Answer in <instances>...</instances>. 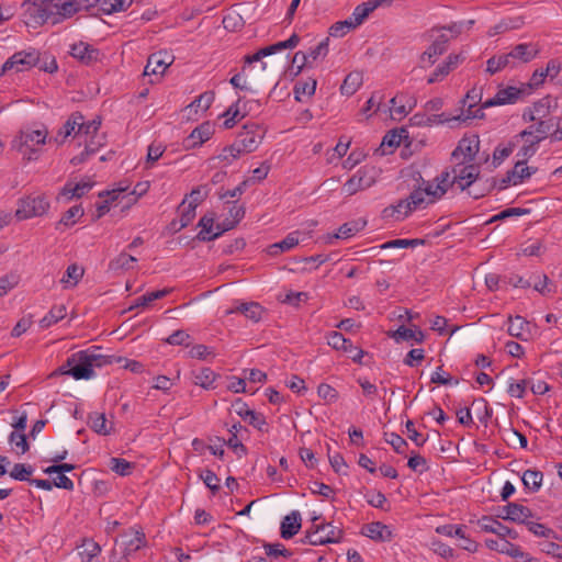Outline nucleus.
<instances>
[{
  "label": "nucleus",
  "instance_id": "f257e3e1",
  "mask_svg": "<svg viewBox=\"0 0 562 562\" xmlns=\"http://www.w3.org/2000/svg\"><path fill=\"white\" fill-rule=\"evenodd\" d=\"M78 8L72 0H42L40 4L27 5L25 15L26 24H57L71 18Z\"/></svg>",
  "mask_w": 562,
  "mask_h": 562
},
{
  "label": "nucleus",
  "instance_id": "f03ea898",
  "mask_svg": "<svg viewBox=\"0 0 562 562\" xmlns=\"http://www.w3.org/2000/svg\"><path fill=\"white\" fill-rule=\"evenodd\" d=\"M49 132L44 124H33L19 131L12 140V148L22 155L23 160H37L41 155V146L49 142Z\"/></svg>",
  "mask_w": 562,
  "mask_h": 562
},
{
  "label": "nucleus",
  "instance_id": "7ed1b4c3",
  "mask_svg": "<svg viewBox=\"0 0 562 562\" xmlns=\"http://www.w3.org/2000/svg\"><path fill=\"white\" fill-rule=\"evenodd\" d=\"M482 100V91L477 88H472L467 92V94L462 98L461 104L462 110L461 113L454 116L442 114H432L427 117L426 124L432 125V124H442L451 121H460V122H468L472 119H482L484 116L483 109L484 108H476V105Z\"/></svg>",
  "mask_w": 562,
  "mask_h": 562
},
{
  "label": "nucleus",
  "instance_id": "20e7f679",
  "mask_svg": "<svg viewBox=\"0 0 562 562\" xmlns=\"http://www.w3.org/2000/svg\"><path fill=\"white\" fill-rule=\"evenodd\" d=\"M49 207L50 203L45 194H30L18 201L15 216L20 221L44 216Z\"/></svg>",
  "mask_w": 562,
  "mask_h": 562
},
{
  "label": "nucleus",
  "instance_id": "39448f33",
  "mask_svg": "<svg viewBox=\"0 0 562 562\" xmlns=\"http://www.w3.org/2000/svg\"><path fill=\"white\" fill-rule=\"evenodd\" d=\"M342 538V530L331 524H314L311 530L306 531L303 543L312 546H323L327 543H337Z\"/></svg>",
  "mask_w": 562,
  "mask_h": 562
},
{
  "label": "nucleus",
  "instance_id": "423d86ee",
  "mask_svg": "<svg viewBox=\"0 0 562 562\" xmlns=\"http://www.w3.org/2000/svg\"><path fill=\"white\" fill-rule=\"evenodd\" d=\"M558 108L559 103L557 98L546 95L527 108L524 111L522 119L529 122L560 119L559 116L554 115Z\"/></svg>",
  "mask_w": 562,
  "mask_h": 562
},
{
  "label": "nucleus",
  "instance_id": "0eeeda50",
  "mask_svg": "<svg viewBox=\"0 0 562 562\" xmlns=\"http://www.w3.org/2000/svg\"><path fill=\"white\" fill-rule=\"evenodd\" d=\"M561 119L532 121L531 124L519 133V137H532V143H540L548 136L552 139L555 128H561Z\"/></svg>",
  "mask_w": 562,
  "mask_h": 562
},
{
  "label": "nucleus",
  "instance_id": "6e6552de",
  "mask_svg": "<svg viewBox=\"0 0 562 562\" xmlns=\"http://www.w3.org/2000/svg\"><path fill=\"white\" fill-rule=\"evenodd\" d=\"M480 150V138L477 135L463 136L456 149L452 151L454 162L472 164Z\"/></svg>",
  "mask_w": 562,
  "mask_h": 562
},
{
  "label": "nucleus",
  "instance_id": "1a4fd4ad",
  "mask_svg": "<svg viewBox=\"0 0 562 562\" xmlns=\"http://www.w3.org/2000/svg\"><path fill=\"white\" fill-rule=\"evenodd\" d=\"M64 374L71 375L76 380H88L94 375V371L83 360L77 358L76 352L67 359L65 364L52 372L50 376Z\"/></svg>",
  "mask_w": 562,
  "mask_h": 562
},
{
  "label": "nucleus",
  "instance_id": "9d476101",
  "mask_svg": "<svg viewBox=\"0 0 562 562\" xmlns=\"http://www.w3.org/2000/svg\"><path fill=\"white\" fill-rule=\"evenodd\" d=\"M420 186L425 188L428 201L435 203L447 193L449 188L453 187L451 172L443 170L434 180H423Z\"/></svg>",
  "mask_w": 562,
  "mask_h": 562
},
{
  "label": "nucleus",
  "instance_id": "9b49d317",
  "mask_svg": "<svg viewBox=\"0 0 562 562\" xmlns=\"http://www.w3.org/2000/svg\"><path fill=\"white\" fill-rule=\"evenodd\" d=\"M479 175L480 170L477 165L454 162L451 180H453V186H457L463 191L471 188V186L477 181Z\"/></svg>",
  "mask_w": 562,
  "mask_h": 562
},
{
  "label": "nucleus",
  "instance_id": "f8f14e48",
  "mask_svg": "<svg viewBox=\"0 0 562 562\" xmlns=\"http://www.w3.org/2000/svg\"><path fill=\"white\" fill-rule=\"evenodd\" d=\"M40 60V53L36 49L22 50L13 54L2 66L1 75L11 69L24 71L34 67Z\"/></svg>",
  "mask_w": 562,
  "mask_h": 562
},
{
  "label": "nucleus",
  "instance_id": "ddd939ff",
  "mask_svg": "<svg viewBox=\"0 0 562 562\" xmlns=\"http://www.w3.org/2000/svg\"><path fill=\"white\" fill-rule=\"evenodd\" d=\"M373 168L362 167L360 168L342 187V192L350 196L359 191L372 187L375 182V178L372 175Z\"/></svg>",
  "mask_w": 562,
  "mask_h": 562
},
{
  "label": "nucleus",
  "instance_id": "4468645a",
  "mask_svg": "<svg viewBox=\"0 0 562 562\" xmlns=\"http://www.w3.org/2000/svg\"><path fill=\"white\" fill-rule=\"evenodd\" d=\"M263 135L265 132L259 125H246L244 126V130L238 134L235 143L243 153H251L258 148L263 138Z\"/></svg>",
  "mask_w": 562,
  "mask_h": 562
},
{
  "label": "nucleus",
  "instance_id": "2eb2a0df",
  "mask_svg": "<svg viewBox=\"0 0 562 562\" xmlns=\"http://www.w3.org/2000/svg\"><path fill=\"white\" fill-rule=\"evenodd\" d=\"M485 544L491 550L512 557L516 562H539L529 553L522 551L519 546L506 540L498 541L495 539H486Z\"/></svg>",
  "mask_w": 562,
  "mask_h": 562
},
{
  "label": "nucleus",
  "instance_id": "dca6fc26",
  "mask_svg": "<svg viewBox=\"0 0 562 562\" xmlns=\"http://www.w3.org/2000/svg\"><path fill=\"white\" fill-rule=\"evenodd\" d=\"M146 544L145 533L140 528L132 527L121 535V541L119 543L122 549V554L131 555L137 552L140 548Z\"/></svg>",
  "mask_w": 562,
  "mask_h": 562
},
{
  "label": "nucleus",
  "instance_id": "f3484780",
  "mask_svg": "<svg viewBox=\"0 0 562 562\" xmlns=\"http://www.w3.org/2000/svg\"><path fill=\"white\" fill-rule=\"evenodd\" d=\"M299 42H300L299 35L292 34L290 36V38H288L286 41H282V42H278L276 44L269 45L267 47L259 49L254 55L246 56L245 64L251 65L252 63L260 61L266 56H270V55L281 52L283 49L294 48L299 44Z\"/></svg>",
  "mask_w": 562,
  "mask_h": 562
},
{
  "label": "nucleus",
  "instance_id": "a211bd4d",
  "mask_svg": "<svg viewBox=\"0 0 562 562\" xmlns=\"http://www.w3.org/2000/svg\"><path fill=\"white\" fill-rule=\"evenodd\" d=\"M100 125L101 122L98 120H92L90 122H85L82 120V125H79L78 134L79 136H85L83 142L88 153H95L102 145L98 136Z\"/></svg>",
  "mask_w": 562,
  "mask_h": 562
},
{
  "label": "nucleus",
  "instance_id": "6ab92c4d",
  "mask_svg": "<svg viewBox=\"0 0 562 562\" xmlns=\"http://www.w3.org/2000/svg\"><path fill=\"white\" fill-rule=\"evenodd\" d=\"M524 93V89L516 87L501 88L493 98L482 103V108L513 104L517 102Z\"/></svg>",
  "mask_w": 562,
  "mask_h": 562
},
{
  "label": "nucleus",
  "instance_id": "aec40b11",
  "mask_svg": "<svg viewBox=\"0 0 562 562\" xmlns=\"http://www.w3.org/2000/svg\"><path fill=\"white\" fill-rule=\"evenodd\" d=\"M173 56L169 55L166 52H157L151 54L148 59L147 64L144 69L145 76H151V75H164V72L167 70V68L172 64Z\"/></svg>",
  "mask_w": 562,
  "mask_h": 562
},
{
  "label": "nucleus",
  "instance_id": "412c9836",
  "mask_svg": "<svg viewBox=\"0 0 562 562\" xmlns=\"http://www.w3.org/2000/svg\"><path fill=\"white\" fill-rule=\"evenodd\" d=\"M252 105L259 106L256 101L243 102L241 99H238L237 102L229 106L224 113V116L226 117L224 121V127L232 128L236 124L237 120L243 119L252 110Z\"/></svg>",
  "mask_w": 562,
  "mask_h": 562
},
{
  "label": "nucleus",
  "instance_id": "4be33fe9",
  "mask_svg": "<svg viewBox=\"0 0 562 562\" xmlns=\"http://www.w3.org/2000/svg\"><path fill=\"white\" fill-rule=\"evenodd\" d=\"M79 125H82V114L75 112L68 117L56 135L53 138H49V143L55 142L57 144H63L69 136L79 135Z\"/></svg>",
  "mask_w": 562,
  "mask_h": 562
},
{
  "label": "nucleus",
  "instance_id": "5701e85b",
  "mask_svg": "<svg viewBox=\"0 0 562 562\" xmlns=\"http://www.w3.org/2000/svg\"><path fill=\"white\" fill-rule=\"evenodd\" d=\"M70 55L85 65H90L99 60L100 52L86 42H78L70 46Z\"/></svg>",
  "mask_w": 562,
  "mask_h": 562
},
{
  "label": "nucleus",
  "instance_id": "b1692460",
  "mask_svg": "<svg viewBox=\"0 0 562 562\" xmlns=\"http://www.w3.org/2000/svg\"><path fill=\"white\" fill-rule=\"evenodd\" d=\"M100 347H93L92 349L81 350L77 352V358L83 360L92 371H94V368H102L112 363V357L100 353Z\"/></svg>",
  "mask_w": 562,
  "mask_h": 562
},
{
  "label": "nucleus",
  "instance_id": "393cba45",
  "mask_svg": "<svg viewBox=\"0 0 562 562\" xmlns=\"http://www.w3.org/2000/svg\"><path fill=\"white\" fill-rule=\"evenodd\" d=\"M540 53V48L538 44L535 43H522L514 46L509 52V56L512 61L515 60L521 63H529L535 59Z\"/></svg>",
  "mask_w": 562,
  "mask_h": 562
},
{
  "label": "nucleus",
  "instance_id": "a878e982",
  "mask_svg": "<svg viewBox=\"0 0 562 562\" xmlns=\"http://www.w3.org/2000/svg\"><path fill=\"white\" fill-rule=\"evenodd\" d=\"M465 57L462 54L449 55L446 61L439 65L428 78V83H435L450 74Z\"/></svg>",
  "mask_w": 562,
  "mask_h": 562
},
{
  "label": "nucleus",
  "instance_id": "bb28decb",
  "mask_svg": "<svg viewBox=\"0 0 562 562\" xmlns=\"http://www.w3.org/2000/svg\"><path fill=\"white\" fill-rule=\"evenodd\" d=\"M367 225V221L362 218L353 220L344 223L333 236H328L327 243L331 244L333 239H349L359 232H361Z\"/></svg>",
  "mask_w": 562,
  "mask_h": 562
},
{
  "label": "nucleus",
  "instance_id": "cd10ccee",
  "mask_svg": "<svg viewBox=\"0 0 562 562\" xmlns=\"http://www.w3.org/2000/svg\"><path fill=\"white\" fill-rule=\"evenodd\" d=\"M449 37L447 34L439 33L435 35L431 45L424 52L422 56L423 60L427 58L430 64H434L436 59L446 52Z\"/></svg>",
  "mask_w": 562,
  "mask_h": 562
},
{
  "label": "nucleus",
  "instance_id": "c85d7f7f",
  "mask_svg": "<svg viewBox=\"0 0 562 562\" xmlns=\"http://www.w3.org/2000/svg\"><path fill=\"white\" fill-rule=\"evenodd\" d=\"M479 524L483 531L496 533V535L501 536L502 538H505L507 536L512 539L517 538L516 531L509 529L508 527L502 525L498 520L493 519L491 517H486V516L483 517L479 521Z\"/></svg>",
  "mask_w": 562,
  "mask_h": 562
},
{
  "label": "nucleus",
  "instance_id": "c756f323",
  "mask_svg": "<svg viewBox=\"0 0 562 562\" xmlns=\"http://www.w3.org/2000/svg\"><path fill=\"white\" fill-rule=\"evenodd\" d=\"M328 38L323 40L316 47L311 48L307 53L296 52L293 57V63L296 64L300 57H302V65L311 64L318 58H324L328 54Z\"/></svg>",
  "mask_w": 562,
  "mask_h": 562
},
{
  "label": "nucleus",
  "instance_id": "7c9ffc66",
  "mask_svg": "<svg viewBox=\"0 0 562 562\" xmlns=\"http://www.w3.org/2000/svg\"><path fill=\"white\" fill-rule=\"evenodd\" d=\"M93 187L90 181H80L77 183L67 182L60 190L58 198H65L67 201L74 198H81L83 194L89 192Z\"/></svg>",
  "mask_w": 562,
  "mask_h": 562
},
{
  "label": "nucleus",
  "instance_id": "2f4dec72",
  "mask_svg": "<svg viewBox=\"0 0 562 562\" xmlns=\"http://www.w3.org/2000/svg\"><path fill=\"white\" fill-rule=\"evenodd\" d=\"M213 225H214V216L213 215H204L199 221V226L201 227V231L199 232L196 238L202 241H210L218 236H221L225 231H223V227L220 228V225L217 226V232H213Z\"/></svg>",
  "mask_w": 562,
  "mask_h": 562
},
{
  "label": "nucleus",
  "instance_id": "473e14b6",
  "mask_svg": "<svg viewBox=\"0 0 562 562\" xmlns=\"http://www.w3.org/2000/svg\"><path fill=\"white\" fill-rule=\"evenodd\" d=\"M301 528V514L297 510L291 512L281 521V537L291 539Z\"/></svg>",
  "mask_w": 562,
  "mask_h": 562
},
{
  "label": "nucleus",
  "instance_id": "72a5a7b5",
  "mask_svg": "<svg viewBox=\"0 0 562 562\" xmlns=\"http://www.w3.org/2000/svg\"><path fill=\"white\" fill-rule=\"evenodd\" d=\"M383 1L384 0H370L357 5L348 20L355 27L359 26Z\"/></svg>",
  "mask_w": 562,
  "mask_h": 562
},
{
  "label": "nucleus",
  "instance_id": "f704fd0d",
  "mask_svg": "<svg viewBox=\"0 0 562 562\" xmlns=\"http://www.w3.org/2000/svg\"><path fill=\"white\" fill-rule=\"evenodd\" d=\"M414 209L408 200V198L400 200L396 204L390 205L383 210L384 217H392L395 221H403L406 218Z\"/></svg>",
  "mask_w": 562,
  "mask_h": 562
},
{
  "label": "nucleus",
  "instance_id": "c9c22d12",
  "mask_svg": "<svg viewBox=\"0 0 562 562\" xmlns=\"http://www.w3.org/2000/svg\"><path fill=\"white\" fill-rule=\"evenodd\" d=\"M536 169H531L526 165V161L518 160L514 168L507 172V182L517 186L530 178ZM506 182V180H504Z\"/></svg>",
  "mask_w": 562,
  "mask_h": 562
},
{
  "label": "nucleus",
  "instance_id": "e433bc0d",
  "mask_svg": "<svg viewBox=\"0 0 562 562\" xmlns=\"http://www.w3.org/2000/svg\"><path fill=\"white\" fill-rule=\"evenodd\" d=\"M137 261L135 256L122 251L109 262V269L113 272L128 271L135 268Z\"/></svg>",
  "mask_w": 562,
  "mask_h": 562
},
{
  "label": "nucleus",
  "instance_id": "4c0bfd02",
  "mask_svg": "<svg viewBox=\"0 0 562 562\" xmlns=\"http://www.w3.org/2000/svg\"><path fill=\"white\" fill-rule=\"evenodd\" d=\"M503 519L513 520L516 522H524L531 516V512L528 507L516 503H509L503 508Z\"/></svg>",
  "mask_w": 562,
  "mask_h": 562
},
{
  "label": "nucleus",
  "instance_id": "58836bf2",
  "mask_svg": "<svg viewBox=\"0 0 562 562\" xmlns=\"http://www.w3.org/2000/svg\"><path fill=\"white\" fill-rule=\"evenodd\" d=\"M262 307L260 304L256 302H249V303H238L235 307L229 308L226 311V315L233 314V313H241L247 318L258 322L261 318L262 315Z\"/></svg>",
  "mask_w": 562,
  "mask_h": 562
},
{
  "label": "nucleus",
  "instance_id": "ea45409f",
  "mask_svg": "<svg viewBox=\"0 0 562 562\" xmlns=\"http://www.w3.org/2000/svg\"><path fill=\"white\" fill-rule=\"evenodd\" d=\"M507 331L513 337L527 340L530 335L529 323L521 316L509 317Z\"/></svg>",
  "mask_w": 562,
  "mask_h": 562
},
{
  "label": "nucleus",
  "instance_id": "a19ab883",
  "mask_svg": "<svg viewBox=\"0 0 562 562\" xmlns=\"http://www.w3.org/2000/svg\"><path fill=\"white\" fill-rule=\"evenodd\" d=\"M389 336L393 338L396 342L407 340H415L416 342H422L425 338V335L420 329L406 328L405 326H400L396 330L389 333Z\"/></svg>",
  "mask_w": 562,
  "mask_h": 562
},
{
  "label": "nucleus",
  "instance_id": "79ce46f5",
  "mask_svg": "<svg viewBox=\"0 0 562 562\" xmlns=\"http://www.w3.org/2000/svg\"><path fill=\"white\" fill-rule=\"evenodd\" d=\"M89 424L93 431L99 435L108 436L113 430L112 423H109L103 413H92L89 415Z\"/></svg>",
  "mask_w": 562,
  "mask_h": 562
},
{
  "label": "nucleus",
  "instance_id": "37998d69",
  "mask_svg": "<svg viewBox=\"0 0 562 562\" xmlns=\"http://www.w3.org/2000/svg\"><path fill=\"white\" fill-rule=\"evenodd\" d=\"M83 272L85 271L82 267L78 266L77 263H72L67 267L66 272L60 279V283L65 289H72L79 283L83 277Z\"/></svg>",
  "mask_w": 562,
  "mask_h": 562
},
{
  "label": "nucleus",
  "instance_id": "c03bdc74",
  "mask_svg": "<svg viewBox=\"0 0 562 562\" xmlns=\"http://www.w3.org/2000/svg\"><path fill=\"white\" fill-rule=\"evenodd\" d=\"M299 232H292L281 241L272 244L271 246H269V254L272 256H277L281 252L291 250L292 248L299 245Z\"/></svg>",
  "mask_w": 562,
  "mask_h": 562
},
{
  "label": "nucleus",
  "instance_id": "a18cd8bd",
  "mask_svg": "<svg viewBox=\"0 0 562 562\" xmlns=\"http://www.w3.org/2000/svg\"><path fill=\"white\" fill-rule=\"evenodd\" d=\"M405 99L404 94H397L391 99L390 115L393 120H402L412 110V105L405 104Z\"/></svg>",
  "mask_w": 562,
  "mask_h": 562
},
{
  "label": "nucleus",
  "instance_id": "49530a36",
  "mask_svg": "<svg viewBox=\"0 0 562 562\" xmlns=\"http://www.w3.org/2000/svg\"><path fill=\"white\" fill-rule=\"evenodd\" d=\"M66 315L67 308L64 304L54 305L50 311L40 321V326L42 328H48L64 319Z\"/></svg>",
  "mask_w": 562,
  "mask_h": 562
},
{
  "label": "nucleus",
  "instance_id": "de8ad7c7",
  "mask_svg": "<svg viewBox=\"0 0 562 562\" xmlns=\"http://www.w3.org/2000/svg\"><path fill=\"white\" fill-rule=\"evenodd\" d=\"M364 535L373 540H390L391 538V530L387 526L383 525L382 522H371L366 525L364 527Z\"/></svg>",
  "mask_w": 562,
  "mask_h": 562
},
{
  "label": "nucleus",
  "instance_id": "09e8293b",
  "mask_svg": "<svg viewBox=\"0 0 562 562\" xmlns=\"http://www.w3.org/2000/svg\"><path fill=\"white\" fill-rule=\"evenodd\" d=\"M361 85L362 75L358 71H352L345 78L342 85L340 86V92L344 95H352L358 91Z\"/></svg>",
  "mask_w": 562,
  "mask_h": 562
},
{
  "label": "nucleus",
  "instance_id": "8fccbe9b",
  "mask_svg": "<svg viewBox=\"0 0 562 562\" xmlns=\"http://www.w3.org/2000/svg\"><path fill=\"white\" fill-rule=\"evenodd\" d=\"M508 66H515V63L512 61L509 53L493 56L486 61V71L490 72L491 75H494Z\"/></svg>",
  "mask_w": 562,
  "mask_h": 562
},
{
  "label": "nucleus",
  "instance_id": "3c124183",
  "mask_svg": "<svg viewBox=\"0 0 562 562\" xmlns=\"http://www.w3.org/2000/svg\"><path fill=\"white\" fill-rule=\"evenodd\" d=\"M316 80L308 78L305 81H297L294 86V94L297 101H302L304 98H311L316 90Z\"/></svg>",
  "mask_w": 562,
  "mask_h": 562
},
{
  "label": "nucleus",
  "instance_id": "603ef678",
  "mask_svg": "<svg viewBox=\"0 0 562 562\" xmlns=\"http://www.w3.org/2000/svg\"><path fill=\"white\" fill-rule=\"evenodd\" d=\"M216 373L210 368H201L194 372V383L203 389H213L216 379Z\"/></svg>",
  "mask_w": 562,
  "mask_h": 562
},
{
  "label": "nucleus",
  "instance_id": "864d4df0",
  "mask_svg": "<svg viewBox=\"0 0 562 562\" xmlns=\"http://www.w3.org/2000/svg\"><path fill=\"white\" fill-rule=\"evenodd\" d=\"M168 293H169V290H167V289L149 292V293H147L145 295H142V296L137 297L134 301V303L130 306L128 310L132 311V310H134L136 307H146L151 302L165 297Z\"/></svg>",
  "mask_w": 562,
  "mask_h": 562
},
{
  "label": "nucleus",
  "instance_id": "5fc2aeb1",
  "mask_svg": "<svg viewBox=\"0 0 562 562\" xmlns=\"http://www.w3.org/2000/svg\"><path fill=\"white\" fill-rule=\"evenodd\" d=\"M521 480L526 488L536 492L542 484L543 474L538 470H527L524 472Z\"/></svg>",
  "mask_w": 562,
  "mask_h": 562
},
{
  "label": "nucleus",
  "instance_id": "6e6d98bb",
  "mask_svg": "<svg viewBox=\"0 0 562 562\" xmlns=\"http://www.w3.org/2000/svg\"><path fill=\"white\" fill-rule=\"evenodd\" d=\"M212 134V126L209 123H204L195 127L191 132L189 138L192 140V145H202L204 142L210 139Z\"/></svg>",
  "mask_w": 562,
  "mask_h": 562
},
{
  "label": "nucleus",
  "instance_id": "4d7b16f0",
  "mask_svg": "<svg viewBox=\"0 0 562 562\" xmlns=\"http://www.w3.org/2000/svg\"><path fill=\"white\" fill-rule=\"evenodd\" d=\"M133 0H101V10L105 14L125 11L132 4Z\"/></svg>",
  "mask_w": 562,
  "mask_h": 562
},
{
  "label": "nucleus",
  "instance_id": "13d9d810",
  "mask_svg": "<svg viewBox=\"0 0 562 562\" xmlns=\"http://www.w3.org/2000/svg\"><path fill=\"white\" fill-rule=\"evenodd\" d=\"M408 200L414 211L416 209L425 207L426 205L434 203L428 201V194H426V190L422 186L411 192Z\"/></svg>",
  "mask_w": 562,
  "mask_h": 562
},
{
  "label": "nucleus",
  "instance_id": "bf43d9fd",
  "mask_svg": "<svg viewBox=\"0 0 562 562\" xmlns=\"http://www.w3.org/2000/svg\"><path fill=\"white\" fill-rule=\"evenodd\" d=\"M514 147L515 145L512 142L498 145L493 153V164L495 166L501 165L514 151Z\"/></svg>",
  "mask_w": 562,
  "mask_h": 562
},
{
  "label": "nucleus",
  "instance_id": "052dcab7",
  "mask_svg": "<svg viewBox=\"0 0 562 562\" xmlns=\"http://www.w3.org/2000/svg\"><path fill=\"white\" fill-rule=\"evenodd\" d=\"M244 153L240 150L237 144L234 143L231 146L223 148L217 158L225 165H229L233 160L239 158Z\"/></svg>",
  "mask_w": 562,
  "mask_h": 562
},
{
  "label": "nucleus",
  "instance_id": "680f3d73",
  "mask_svg": "<svg viewBox=\"0 0 562 562\" xmlns=\"http://www.w3.org/2000/svg\"><path fill=\"white\" fill-rule=\"evenodd\" d=\"M33 473L32 465H27L24 463L14 464L13 469L10 472V476L18 481H29L30 475Z\"/></svg>",
  "mask_w": 562,
  "mask_h": 562
},
{
  "label": "nucleus",
  "instance_id": "e2e57ef3",
  "mask_svg": "<svg viewBox=\"0 0 562 562\" xmlns=\"http://www.w3.org/2000/svg\"><path fill=\"white\" fill-rule=\"evenodd\" d=\"M210 189L207 186H200L194 188L190 194L188 195L189 205L196 207L200 203L204 201V199L209 195Z\"/></svg>",
  "mask_w": 562,
  "mask_h": 562
},
{
  "label": "nucleus",
  "instance_id": "0e129e2a",
  "mask_svg": "<svg viewBox=\"0 0 562 562\" xmlns=\"http://www.w3.org/2000/svg\"><path fill=\"white\" fill-rule=\"evenodd\" d=\"M215 99V94L213 91H205L204 93L200 94L191 104V108L200 109L201 111L205 112L211 104L213 103Z\"/></svg>",
  "mask_w": 562,
  "mask_h": 562
},
{
  "label": "nucleus",
  "instance_id": "69168bd1",
  "mask_svg": "<svg viewBox=\"0 0 562 562\" xmlns=\"http://www.w3.org/2000/svg\"><path fill=\"white\" fill-rule=\"evenodd\" d=\"M356 29L352 23L347 19L339 21L329 27V35L333 37H342L351 30Z\"/></svg>",
  "mask_w": 562,
  "mask_h": 562
},
{
  "label": "nucleus",
  "instance_id": "338daca9",
  "mask_svg": "<svg viewBox=\"0 0 562 562\" xmlns=\"http://www.w3.org/2000/svg\"><path fill=\"white\" fill-rule=\"evenodd\" d=\"M385 441L390 443L397 453H405L408 446L406 440L395 432L385 434Z\"/></svg>",
  "mask_w": 562,
  "mask_h": 562
},
{
  "label": "nucleus",
  "instance_id": "774afa93",
  "mask_svg": "<svg viewBox=\"0 0 562 562\" xmlns=\"http://www.w3.org/2000/svg\"><path fill=\"white\" fill-rule=\"evenodd\" d=\"M541 552L552 555L558 559H562V546L553 541L543 540L539 542Z\"/></svg>",
  "mask_w": 562,
  "mask_h": 562
}]
</instances>
